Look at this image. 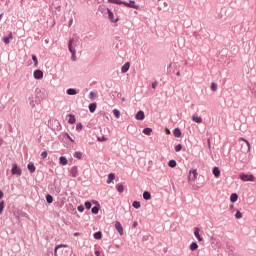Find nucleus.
<instances>
[{
    "instance_id": "393cba45",
    "label": "nucleus",
    "mask_w": 256,
    "mask_h": 256,
    "mask_svg": "<svg viewBox=\"0 0 256 256\" xmlns=\"http://www.w3.org/2000/svg\"><path fill=\"white\" fill-rule=\"evenodd\" d=\"M67 95H77V90L74 88H69L66 91Z\"/></svg>"
},
{
    "instance_id": "72a5a7b5",
    "label": "nucleus",
    "mask_w": 256,
    "mask_h": 256,
    "mask_svg": "<svg viewBox=\"0 0 256 256\" xmlns=\"http://www.w3.org/2000/svg\"><path fill=\"white\" fill-rule=\"evenodd\" d=\"M117 191L118 193H123V191H125V187L123 186V184H118Z\"/></svg>"
},
{
    "instance_id": "39448f33",
    "label": "nucleus",
    "mask_w": 256,
    "mask_h": 256,
    "mask_svg": "<svg viewBox=\"0 0 256 256\" xmlns=\"http://www.w3.org/2000/svg\"><path fill=\"white\" fill-rule=\"evenodd\" d=\"M107 13H108V19L112 22V23H117V21H119V18L114 17L113 11H111V9L107 8Z\"/></svg>"
},
{
    "instance_id": "0e129e2a",
    "label": "nucleus",
    "mask_w": 256,
    "mask_h": 256,
    "mask_svg": "<svg viewBox=\"0 0 256 256\" xmlns=\"http://www.w3.org/2000/svg\"><path fill=\"white\" fill-rule=\"evenodd\" d=\"M172 64H169V67H171Z\"/></svg>"
},
{
    "instance_id": "a211bd4d",
    "label": "nucleus",
    "mask_w": 256,
    "mask_h": 256,
    "mask_svg": "<svg viewBox=\"0 0 256 256\" xmlns=\"http://www.w3.org/2000/svg\"><path fill=\"white\" fill-rule=\"evenodd\" d=\"M192 121H194L195 123H203V118H201V116L193 115Z\"/></svg>"
},
{
    "instance_id": "f3484780",
    "label": "nucleus",
    "mask_w": 256,
    "mask_h": 256,
    "mask_svg": "<svg viewBox=\"0 0 256 256\" xmlns=\"http://www.w3.org/2000/svg\"><path fill=\"white\" fill-rule=\"evenodd\" d=\"M89 111L90 113H95L96 109H97V103H91L89 104Z\"/></svg>"
},
{
    "instance_id": "9b49d317",
    "label": "nucleus",
    "mask_w": 256,
    "mask_h": 256,
    "mask_svg": "<svg viewBox=\"0 0 256 256\" xmlns=\"http://www.w3.org/2000/svg\"><path fill=\"white\" fill-rule=\"evenodd\" d=\"M131 67V64L129 62H126L122 67H121V72L122 73H127Z\"/></svg>"
},
{
    "instance_id": "0eeeda50",
    "label": "nucleus",
    "mask_w": 256,
    "mask_h": 256,
    "mask_svg": "<svg viewBox=\"0 0 256 256\" xmlns=\"http://www.w3.org/2000/svg\"><path fill=\"white\" fill-rule=\"evenodd\" d=\"M135 119L137 121H143V119H145V112H143V110H140L136 113Z\"/></svg>"
},
{
    "instance_id": "f03ea898",
    "label": "nucleus",
    "mask_w": 256,
    "mask_h": 256,
    "mask_svg": "<svg viewBox=\"0 0 256 256\" xmlns=\"http://www.w3.org/2000/svg\"><path fill=\"white\" fill-rule=\"evenodd\" d=\"M239 179H241V181H255V176L253 174H245V173H241L239 175Z\"/></svg>"
},
{
    "instance_id": "bb28decb",
    "label": "nucleus",
    "mask_w": 256,
    "mask_h": 256,
    "mask_svg": "<svg viewBox=\"0 0 256 256\" xmlns=\"http://www.w3.org/2000/svg\"><path fill=\"white\" fill-rule=\"evenodd\" d=\"M108 3H113L114 5H123L122 0H108Z\"/></svg>"
},
{
    "instance_id": "603ef678",
    "label": "nucleus",
    "mask_w": 256,
    "mask_h": 256,
    "mask_svg": "<svg viewBox=\"0 0 256 256\" xmlns=\"http://www.w3.org/2000/svg\"><path fill=\"white\" fill-rule=\"evenodd\" d=\"M152 89H157V82L152 83Z\"/></svg>"
},
{
    "instance_id": "473e14b6",
    "label": "nucleus",
    "mask_w": 256,
    "mask_h": 256,
    "mask_svg": "<svg viewBox=\"0 0 256 256\" xmlns=\"http://www.w3.org/2000/svg\"><path fill=\"white\" fill-rule=\"evenodd\" d=\"M32 61L34 62V67H38L39 61L37 60V56L36 55H32Z\"/></svg>"
},
{
    "instance_id": "4c0bfd02",
    "label": "nucleus",
    "mask_w": 256,
    "mask_h": 256,
    "mask_svg": "<svg viewBox=\"0 0 256 256\" xmlns=\"http://www.w3.org/2000/svg\"><path fill=\"white\" fill-rule=\"evenodd\" d=\"M46 201H47V203H49V204L53 203V196H51L50 194H48V195L46 196Z\"/></svg>"
},
{
    "instance_id": "13d9d810",
    "label": "nucleus",
    "mask_w": 256,
    "mask_h": 256,
    "mask_svg": "<svg viewBox=\"0 0 256 256\" xmlns=\"http://www.w3.org/2000/svg\"><path fill=\"white\" fill-rule=\"evenodd\" d=\"M3 192L0 190V199H3Z\"/></svg>"
},
{
    "instance_id": "4468645a",
    "label": "nucleus",
    "mask_w": 256,
    "mask_h": 256,
    "mask_svg": "<svg viewBox=\"0 0 256 256\" xmlns=\"http://www.w3.org/2000/svg\"><path fill=\"white\" fill-rule=\"evenodd\" d=\"M68 117H69L68 123H69L70 125L75 124V122L77 121V119L75 118V115L69 114Z\"/></svg>"
},
{
    "instance_id": "680f3d73",
    "label": "nucleus",
    "mask_w": 256,
    "mask_h": 256,
    "mask_svg": "<svg viewBox=\"0 0 256 256\" xmlns=\"http://www.w3.org/2000/svg\"><path fill=\"white\" fill-rule=\"evenodd\" d=\"M133 226H134V227H137V222H134Z\"/></svg>"
},
{
    "instance_id": "423d86ee",
    "label": "nucleus",
    "mask_w": 256,
    "mask_h": 256,
    "mask_svg": "<svg viewBox=\"0 0 256 256\" xmlns=\"http://www.w3.org/2000/svg\"><path fill=\"white\" fill-rule=\"evenodd\" d=\"M197 175H198L197 169L190 170L189 176H188L189 181H195V179H197Z\"/></svg>"
},
{
    "instance_id": "ddd939ff",
    "label": "nucleus",
    "mask_w": 256,
    "mask_h": 256,
    "mask_svg": "<svg viewBox=\"0 0 256 256\" xmlns=\"http://www.w3.org/2000/svg\"><path fill=\"white\" fill-rule=\"evenodd\" d=\"M194 236L196 237V239L198 240V241H203V237H201V235L199 234V228L198 227H196V228H194Z\"/></svg>"
},
{
    "instance_id": "69168bd1",
    "label": "nucleus",
    "mask_w": 256,
    "mask_h": 256,
    "mask_svg": "<svg viewBox=\"0 0 256 256\" xmlns=\"http://www.w3.org/2000/svg\"><path fill=\"white\" fill-rule=\"evenodd\" d=\"M23 1H25V0H22V3H23Z\"/></svg>"
},
{
    "instance_id": "864d4df0",
    "label": "nucleus",
    "mask_w": 256,
    "mask_h": 256,
    "mask_svg": "<svg viewBox=\"0 0 256 256\" xmlns=\"http://www.w3.org/2000/svg\"><path fill=\"white\" fill-rule=\"evenodd\" d=\"M71 25H73V18H70L68 27H71Z\"/></svg>"
},
{
    "instance_id": "de8ad7c7",
    "label": "nucleus",
    "mask_w": 256,
    "mask_h": 256,
    "mask_svg": "<svg viewBox=\"0 0 256 256\" xmlns=\"http://www.w3.org/2000/svg\"><path fill=\"white\" fill-rule=\"evenodd\" d=\"M65 137L67 138V139H69V141H71V143H75V140L73 139V138H71V136L69 135V134H65Z\"/></svg>"
},
{
    "instance_id": "6e6552de",
    "label": "nucleus",
    "mask_w": 256,
    "mask_h": 256,
    "mask_svg": "<svg viewBox=\"0 0 256 256\" xmlns=\"http://www.w3.org/2000/svg\"><path fill=\"white\" fill-rule=\"evenodd\" d=\"M70 175L71 177H77L79 175V169L77 168V166H73L70 169Z\"/></svg>"
},
{
    "instance_id": "a19ab883",
    "label": "nucleus",
    "mask_w": 256,
    "mask_h": 256,
    "mask_svg": "<svg viewBox=\"0 0 256 256\" xmlns=\"http://www.w3.org/2000/svg\"><path fill=\"white\" fill-rule=\"evenodd\" d=\"M235 217H236L237 219H242L243 213H241V211H237L236 214H235Z\"/></svg>"
},
{
    "instance_id": "09e8293b",
    "label": "nucleus",
    "mask_w": 256,
    "mask_h": 256,
    "mask_svg": "<svg viewBox=\"0 0 256 256\" xmlns=\"http://www.w3.org/2000/svg\"><path fill=\"white\" fill-rule=\"evenodd\" d=\"M98 141L100 143H103V142L107 141V139L105 138V136H102V137H98Z\"/></svg>"
},
{
    "instance_id": "052dcab7",
    "label": "nucleus",
    "mask_w": 256,
    "mask_h": 256,
    "mask_svg": "<svg viewBox=\"0 0 256 256\" xmlns=\"http://www.w3.org/2000/svg\"><path fill=\"white\" fill-rule=\"evenodd\" d=\"M176 75L177 77H179L181 75V72H177Z\"/></svg>"
},
{
    "instance_id": "c756f323",
    "label": "nucleus",
    "mask_w": 256,
    "mask_h": 256,
    "mask_svg": "<svg viewBox=\"0 0 256 256\" xmlns=\"http://www.w3.org/2000/svg\"><path fill=\"white\" fill-rule=\"evenodd\" d=\"M168 166H170L172 169L175 168V167H177V161H175V160H170V161L168 162Z\"/></svg>"
},
{
    "instance_id": "2f4dec72",
    "label": "nucleus",
    "mask_w": 256,
    "mask_h": 256,
    "mask_svg": "<svg viewBox=\"0 0 256 256\" xmlns=\"http://www.w3.org/2000/svg\"><path fill=\"white\" fill-rule=\"evenodd\" d=\"M94 239H101V237H103V234L101 233V231L95 232L93 235Z\"/></svg>"
},
{
    "instance_id": "58836bf2",
    "label": "nucleus",
    "mask_w": 256,
    "mask_h": 256,
    "mask_svg": "<svg viewBox=\"0 0 256 256\" xmlns=\"http://www.w3.org/2000/svg\"><path fill=\"white\" fill-rule=\"evenodd\" d=\"M210 88H211V91H217V83L212 82Z\"/></svg>"
},
{
    "instance_id": "c9c22d12",
    "label": "nucleus",
    "mask_w": 256,
    "mask_h": 256,
    "mask_svg": "<svg viewBox=\"0 0 256 256\" xmlns=\"http://www.w3.org/2000/svg\"><path fill=\"white\" fill-rule=\"evenodd\" d=\"M3 209H5V201L0 202V215L3 214Z\"/></svg>"
},
{
    "instance_id": "f257e3e1",
    "label": "nucleus",
    "mask_w": 256,
    "mask_h": 256,
    "mask_svg": "<svg viewBox=\"0 0 256 256\" xmlns=\"http://www.w3.org/2000/svg\"><path fill=\"white\" fill-rule=\"evenodd\" d=\"M79 45V36H75L71 38L68 42V50L71 53V60L72 61H77V50L75 48Z\"/></svg>"
},
{
    "instance_id": "4be33fe9",
    "label": "nucleus",
    "mask_w": 256,
    "mask_h": 256,
    "mask_svg": "<svg viewBox=\"0 0 256 256\" xmlns=\"http://www.w3.org/2000/svg\"><path fill=\"white\" fill-rule=\"evenodd\" d=\"M100 207H101V206H100L99 204L96 205V206H94V207H92L91 213H93V215H97V214L99 213Z\"/></svg>"
},
{
    "instance_id": "aec40b11",
    "label": "nucleus",
    "mask_w": 256,
    "mask_h": 256,
    "mask_svg": "<svg viewBox=\"0 0 256 256\" xmlns=\"http://www.w3.org/2000/svg\"><path fill=\"white\" fill-rule=\"evenodd\" d=\"M199 249V244H197V242H192L190 244V250L191 251H197Z\"/></svg>"
},
{
    "instance_id": "5701e85b",
    "label": "nucleus",
    "mask_w": 256,
    "mask_h": 256,
    "mask_svg": "<svg viewBox=\"0 0 256 256\" xmlns=\"http://www.w3.org/2000/svg\"><path fill=\"white\" fill-rule=\"evenodd\" d=\"M27 169H28V171H29L30 173H33V172L36 170L35 164L29 163V164L27 165Z\"/></svg>"
},
{
    "instance_id": "37998d69",
    "label": "nucleus",
    "mask_w": 256,
    "mask_h": 256,
    "mask_svg": "<svg viewBox=\"0 0 256 256\" xmlns=\"http://www.w3.org/2000/svg\"><path fill=\"white\" fill-rule=\"evenodd\" d=\"M77 210H78L80 213H83V212L85 211V206L79 205V206L77 207Z\"/></svg>"
},
{
    "instance_id": "3c124183",
    "label": "nucleus",
    "mask_w": 256,
    "mask_h": 256,
    "mask_svg": "<svg viewBox=\"0 0 256 256\" xmlns=\"http://www.w3.org/2000/svg\"><path fill=\"white\" fill-rule=\"evenodd\" d=\"M30 107H32V109L35 108V101L33 100L30 101Z\"/></svg>"
},
{
    "instance_id": "6e6d98bb",
    "label": "nucleus",
    "mask_w": 256,
    "mask_h": 256,
    "mask_svg": "<svg viewBox=\"0 0 256 256\" xmlns=\"http://www.w3.org/2000/svg\"><path fill=\"white\" fill-rule=\"evenodd\" d=\"M95 255H96V256H100V255H101V252H99V250H96V251H95Z\"/></svg>"
},
{
    "instance_id": "bf43d9fd",
    "label": "nucleus",
    "mask_w": 256,
    "mask_h": 256,
    "mask_svg": "<svg viewBox=\"0 0 256 256\" xmlns=\"http://www.w3.org/2000/svg\"><path fill=\"white\" fill-rule=\"evenodd\" d=\"M3 145V139L0 138V147Z\"/></svg>"
},
{
    "instance_id": "b1692460",
    "label": "nucleus",
    "mask_w": 256,
    "mask_h": 256,
    "mask_svg": "<svg viewBox=\"0 0 256 256\" xmlns=\"http://www.w3.org/2000/svg\"><path fill=\"white\" fill-rule=\"evenodd\" d=\"M143 199H145V201H149L151 199V193L149 191H145L143 193Z\"/></svg>"
},
{
    "instance_id": "20e7f679",
    "label": "nucleus",
    "mask_w": 256,
    "mask_h": 256,
    "mask_svg": "<svg viewBox=\"0 0 256 256\" xmlns=\"http://www.w3.org/2000/svg\"><path fill=\"white\" fill-rule=\"evenodd\" d=\"M11 173H12V175H18L20 177V175H22L23 171L21 170V168H19V166H17V164H13Z\"/></svg>"
},
{
    "instance_id": "cd10ccee",
    "label": "nucleus",
    "mask_w": 256,
    "mask_h": 256,
    "mask_svg": "<svg viewBox=\"0 0 256 256\" xmlns=\"http://www.w3.org/2000/svg\"><path fill=\"white\" fill-rule=\"evenodd\" d=\"M114 179H115V174H114V173H110V174L108 175L107 183H108V184H109V183H112Z\"/></svg>"
},
{
    "instance_id": "8fccbe9b",
    "label": "nucleus",
    "mask_w": 256,
    "mask_h": 256,
    "mask_svg": "<svg viewBox=\"0 0 256 256\" xmlns=\"http://www.w3.org/2000/svg\"><path fill=\"white\" fill-rule=\"evenodd\" d=\"M41 158L42 159H47V151H44L41 153Z\"/></svg>"
},
{
    "instance_id": "e433bc0d",
    "label": "nucleus",
    "mask_w": 256,
    "mask_h": 256,
    "mask_svg": "<svg viewBox=\"0 0 256 256\" xmlns=\"http://www.w3.org/2000/svg\"><path fill=\"white\" fill-rule=\"evenodd\" d=\"M61 247H67V245H63V244L57 245V246L55 247V249H54V255H57V250H58V249H61Z\"/></svg>"
},
{
    "instance_id": "a878e982",
    "label": "nucleus",
    "mask_w": 256,
    "mask_h": 256,
    "mask_svg": "<svg viewBox=\"0 0 256 256\" xmlns=\"http://www.w3.org/2000/svg\"><path fill=\"white\" fill-rule=\"evenodd\" d=\"M142 133H144V135H151V133H153V129L147 127V128H144Z\"/></svg>"
},
{
    "instance_id": "7ed1b4c3",
    "label": "nucleus",
    "mask_w": 256,
    "mask_h": 256,
    "mask_svg": "<svg viewBox=\"0 0 256 256\" xmlns=\"http://www.w3.org/2000/svg\"><path fill=\"white\" fill-rule=\"evenodd\" d=\"M122 5L129 7V9H139V6L135 4V1L130 0L129 2L123 1Z\"/></svg>"
},
{
    "instance_id": "9d476101",
    "label": "nucleus",
    "mask_w": 256,
    "mask_h": 256,
    "mask_svg": "<svg viewBox=\"0 0 256 256\" xmlns=\"http://www.w3.org/2000/svg\"><path fill=\"white\" fill-rule=\"evenodd\" d=\"M115 229L119 233V235H123V226L121 225V222L115 223Z\"/></svg>"
},
{
    "instance_id": "5fc2aeb1",
    "label": "nucleus",
    "mask_w": 256,
    "mask_h": 256,
    "mask_svg": "<svg viewBox=\"0 0 256 256\" xmlns=\"http://www.w3.org/2000/svg\"><path fill=\"white\" fill-rule=\"evenodd\" d=\"M6 37H8L9 39H13V33L10 32V33L8 34V36H6Z\"/></svg>"
},
{
    "instance_id": "49530a36",
    "label": "nucleus",
    "mask_w": 256,
    "mask_h": 256,
    "mask_svg": "<svg viewBox=\"0 0 256 256\" xmlns=\"http://www.w3.org/2000/svg\"><path fill=\"white\" fill-rule=\"evenodd\" d=\"M3 42L5 43V45H9L10 39L6 36L3 38Z\"/></svg>"
},
{
    "instance_id": "c85d7f7f",
    "label": "nucleus",
    "mask_w": 256,
    "mask_h": 256,
    "mask_svg": "<svg viewBox=\"0 0 256 256\" xmlns=\"http://www.w3.org/2000/svg\"><path fill=\"white\" fill-rule=\"evenodd\" d=\"M112 113L116 117V119H119V117H121V112L117 109H114Z\"/></svg>"
},
{
    "instance_id": "7c9ffc66",
    "label": "nucleus",
    "mask_w": 256,
    "mask_h": 256,
    "mask_svg": "<svg viewBox=\"0 0 256 256\" xmlns=\"http://www.w3.org/2000/svg\"><path fill=\"white\" fill-rule=\"evenodd\" d=\"M132 207H134V209H139V208H141V202H139V201H134V202L132 203Z\"/></svg>"
},
{
    "instance_id": "4d7b16f0",
    "label": "nucleus",
    "mask_w": 256,
    "mask_h": 256,
    "mask_svg": "<svg viewBox=\"0 0 256 256\" xmlns=\"http://www.w3.org/2000/svg\"><path fill=\"white\" fill-rule=\"evenodd\" d=\"M207 142H208V147H211V140L208 139Z\"/></svg>"
},
{
    "instance_id": "e2e57ef3",
    "label": "nucleus",
    "mask_w": 256,
    "mask_h": 256,
    "mask_svg": "<svg viewBox=\"0 0 256 256\" xmlns=\"http://www.w3.org/2000/svg\"><path fill=\"white\" fill-rule=\"evenodd\" d=\"M1 17H3V14H0V19H1Z\"/></svg>"
},
{
    "instance_id": "f8f14e48",
    "label": "nucleus",
    "mask_w": 256,
    "mask_h": 256,
    "mask_svg": "<svg viewBox=\"0 0 256 256\" xmlns=\"http://www.w3.org/2000/svg\"><path fill=\"white\" fill-rule=\"evenodd\" d=\"M173 135H174V137H177V138L183 137V133L181 132V129H179V128L174 129Z\"/></svg>"
},
{
    "instance_id": "79ce46f5",
    "label": "nucleus",
    "mask_w": 256,
    "mask_h": 256,
    "mask_svg": "<svg viewBox=\"0 0 256 256\" xmlns=\"http://www.w3.org/2000/svg\"><path fill=\"white\" fill-rule=\"evenodd\" d=\"M84 206H85L86 209H91L92 204H91L90 201H86L85 204H84Z\"/></svg>"
},
{
    "instance_id": "412c9836",
    "label": "nucleus",
    "mask_w": 256,
    "mask_h": 256,
    "mask_svg": "<svg viewBox=\"0 0 256 256\" xmlns=\"http://www.w3.org/2000/svg\"><path fill=\"white\" fill-rule=\"evenodd\" d=\"M237 199H239V196L237 195V193L231 194V196H230V201H231L232 203H237Z\"/></svg>"
},
{
    "instance_id": "c03bdc74",
    "label": "nucleus",
    "mask_w": 256,
    "mask_h": 256,
    "mask_svg": "<svg viewBox=\"0 0 256 256\" xmlns=\"http://www.w3.org/2000/svg\"><path fill=\"white\" fill-rule=\"evenodd\" d=\"M83 129V124L82 123H78L76 125V131H81Z\"/></svg>"
},
{
    "instance_id": "ea45409f",
    "label": "nucleus",
    "mask_w": 256,
    "mask_h": 256,
    "mask_svg": "<svg viewBox=\"0 0 256 256\" xmlns=\"http://www.w3.org/2000/svg\"><path fill=\"white\" fill-rule=\"evenodd\" d=\"M181 149H183V145L178 144V145L175 146L176 153H179V151H181Z\"/></svg>"
},
{
    "instance_id": "1a4fd4ad",
    "label": "nucleus",
    "mask_w": 256,
    "mask_h": 256,
    "mask_svg": "<svg viewBox=\"0 0 256 256\" xmlns=\"http://www.w3.org/2000/svg\"><path fill=\"white\" fill-rule=\"evenodd\" d=\"M34 79H43V71L40 69L34 71Z\"/></svg>"
},
{
    "instance_id": "f704fd0d",
    "label": "nucleus",
    "mask_w": 256,
    "mask_h": 256,
    "mask_svg": "<svg viewBox=\"0 0 256 256\" xmlns=\"http://www.w3.org/2000/svg\"><path fill=\"white\" fill-rule=\"evenodd\" d=\"M74 157H75V159H82V158H83V153H81V152H75V153H74Z\"/></svg>"
},
{
    "instance_id": "dca6fc26",
    "label": "nucleus",
    "mask_w": 256,
    "mask_h": 256,
    "mask_svg": "<svg viewBox=\"0 0 256 256\" xmlns=\"http://www.w3.org/2000/svg\"><path fill=\"white\" fill-rule=\"evenodd\" d=\"M212 173H213L214 177H220L221 170L219 169V167H214L212 170Z\"/></svg>"
},
{
    "instance_id": "2eb2a0df",
    "label": "nucleus",
    "mask_w": 256,
    "mask_h": 256,
    "mask_svg": "<svg viewBox=\"0 0 256 256\" xmlns=\"http://www.w3.org/2000/svg\"><path fill=\"white\" fill-rule=\"evenodd\" d=\"M240 141H244V143H246V153H249V151H251V144L245 138H240Z\"/></svg>"
},
{
    "instance_id": "6ab92c4d",
    "label": "nucleus",
    "mask_w": 256,
    "mask_h": 256,
    "mask_svg": "<svg viewBox=\"0 0 256 256\" xmlns=\"http://www.w3.org/2000/svg\"><path fill=\"white\" fill-rule=\"evenodd\" d=\"M59 163L60 165H67V163H69V160H67V157L61 156L59 159Z\"/></svg>"
},
{
    "instance_id": "a18cd8bd",
    "label": "nucleus",
    "mask_w": 256,
    "mask_h": 256,
    "mask_svg": "<svg viewBox=\"0 0 256 256\" xmlns=\"http://www.w3.org/2000/svg\"><path fill=\"white\" fill-rule=\"evenodd\" d=\"M95 95H97V94H95V92H90L89 99H91V101H93L95 99Z\"/></svg>"
}]
</instances>
